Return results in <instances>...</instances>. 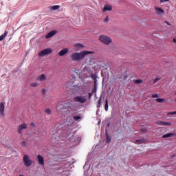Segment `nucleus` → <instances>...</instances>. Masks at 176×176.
<instances>
[{"label":"nucleus","mask_w":176,"mask_h":176,"mask_svg":"<svg viewBox=\"0 0 176 176\" xmlns=\"http://www.w3.org/2000/svg\"><path fill=\"white\" fill-rule=\"evenodd\" d=\"M93 54L92 52L90 51H81L80 52H74L72 54L71 58L72 61H80V60H83L87 54Z\"/></svg>","instance_id":"f257e3e1"},{"label":"nucleus","mask_w":176,"mask_h":176,"mask_svg":"<svg viewBox=\"0 0 176 176\" xmlns=\"http://www.w3.org/2000/svg\"><path fill=\"white\" fill-rule=\"evenodd\" d=\"M99 41L104 43V45H111L112 43V38L107 35L100 36Z\"/></svg>","instance_id":"f03ea898"},{"label":"nucleus","mask_w":176,"mask_h":176,"mask_svg":"<svg viewBox=\"0 0 176 176\" xmlns=\"http://www.w3.org/2000/svg\"><path fill=\"white\" fill-rule=\"evenodd\" d=\"M23 162L25 167H31L32 166V160L30 155L25 154L23 158Z\"/></svg>","instance_id":"7ed1b4c3"},{"label":"nucleus","mask_w":176,"mask_h":176,"mask_svg":"<svg viewBox=\"0 0 176 176\" xmlns=\"http://www.w3.org/2000/svg\"><path fill=\"white\" fill-rule=\"evenodd\" d=\"M75 102H79L80 104H85L87 101V97L85 96H78L74 98Z\"/></svg>","instance_id":"20e7f679"},{"label":"nucleus","mask_w":176,"mask_h":176,"mask_svg":"<svg viewBox=\"0 0 176 176\" xmlns=\"http://www.w3.org/2000/svg\"><path fill=\"white\" fill-rule=\"evenodd\" d=\"M52 53H53L52 48H46L40 52L38 56L39 57H45V56H49V54H52Z\"/></svg>","instance_id":"39448f33"},{"label":"nucleus","mask_w":176,"mask_h":176,"mask_svg":"<svg viewBox=\"0 0 176 176\" xmlns=\"http://www.w3.org/2000/svg\"><path fill=\"white\" fill-rule=\"evenodd\" d=\"M70 104H71L69 102L65 103V104L60 103L56 106V111L58 112H63V109H67V105L69 107Z\"/></svg>","instance_id":"423d86ee"},{"label":"nucleus","mask_w":176,"mask_h":176,"mask_svg":"<svg viewBox=\"0 0 176 176\" xmlns=\"http://www.w3.org/2000/svg\"><path fill=\"white\" fill-rule=\"evenodd\" d=\"M27 127H28L27 124L25 123L21 124L18 126L16 131L19 134H23V130H26Z\"/></svg>","instance_id":"0eeeda50"},{"label":"nucleus","mask_w":176,"mask_h":176,"mask_svg":"<svg viewBox=\"0 0 176 176\" xmlns=\"http://www.w3.org/2000/svg\"><path fill=\"white\" fill-rule=\"evenodd\" d=\"M0 116L3 118L5 116V103H0Z\"/></svg>","instance_id":"6e6552de"},{"label":"nucleus","mask_w":176,"mask_h":176,"mask_svg":"<svg viewBox=\"0 0 176 176\" xmlns=\"http://www.w3.org/2000/svg\"><path fill=\"white\" fill-rule=\"evenodd\" d=\"M112 10V6L106 4L104 6V8H102V12L107 13V12H111Z\"/></svg>","instance_id":"1a4fd4ad"},{"label":"nucleus","mask_w":176,"mask_h":176,"mask_svg":"<svg viewBox=\"0 0 176 176\" xmlns=\"http://www.w3.org/2000/svg\"><path fill=\"white\" fill-rule=\"evenodd\" d=\"M68 52H69L68 48H64L58 52V56H60V57H63V56H65V54H67Z\"/></svg>","instance_id":"9d476101"},{"label":"nucleus","mask_w":176,"mask_h":176,"mask_svg":"<svg viewBox=\"0 0 176 176\" xmlns=\"http://www.w3.org/2000/svg\"><path fill=\"white\" fill-rule=\"evenodd\" d=\"M74 49L78 51V50H81V49H83L85 47V45L80 43H78L74 45Z\"/></svg>","instance_id":"9b49d317"},{"label":"nucleus","mask_w":176,"mask_h":176,"mask_svg":"<svg viewBox=\"0 0 176 176\" xmlns=\"http://www.w3.org/2000/svg\"><path fill=\"white\" fill-rule=\"evenodd\" d=\"M155 124H158L159 126H171V122H167L164 121H157Z\"/></svg>","instance_id":"f8f14e48"},{"label":"nucleus","mask_w":176,"mask_h":176,"mask_svg":"<svg viewBox=\"0 0 176 176\" xmlns=\"http://www.w3.org/2000/svg\"><path fill=\"white\" fill-rule=\"evenodd\" d=\"M155 12L158 16H163L164 14V10L160 8H155Z\"/></svg>","instance_id":"ddd939ff"},{"label":"nucleus","mask_w":176,"mask_h":176,"mask_svg":"<svg viewBox=\"0 0 176 176\" xmlns=\"http://www.w3.org/2000/svg\"><path fill=\"white\" fill-rule=\"evenodd\" d=\"M56 34H57V31L52 30L46 35L45 38L46 39H49L50 38H52V36H54Z\"/></svg>","instance_id":"4468645a"},{"label":"nucleus","mask_w":176,"mask_h":176,"mask_svg":"<svg viewBox=\"0 0 176 176\" xmlns=\"http://www.w3.org/2000/svg\"><path fill=\"white\" fill-rule=\"evenodd\" d=\"M38 164L41 166H43L45 164V159L42 157V155H38L37 156Z\"/></svg>","instance_id":"2eb2a0df"},{"label":"nucleus","mask_w":176,"mask_h":176,"mask_svg":"<svg viewBox=\"0 0 176 176\" xmlns=\"http://www.w3.org/2000/svg\"><path fill=\"white\" fill-rule=\"evenodd\" d=\"M37 80L38 82H45L46 80V75L45 74H41L37 77Z\"/></svg>","instance_id":"dca6fc26"},{"label":"nucleus","mask_w":176,"mask_h":176,"mask_svg":"<svg viewBox=\"0 0 176 176\" xmlns=\"http://www.w3.org/2000/svg\"><path fill=\"white\" fill-rule=\"evenodd\" d=\"M176 134L175 133H166L162 135V138H171L173 137H175Z\"/></svg>","instance_id":"f3484780"},{"label":"nucleus","mask_w":176,"mask_h":176,"mask_svg":"<svg viewBox=\"0 0 176 176\" xmlns=\"http://www.w3.org/2000/svg\"><path fill=\"white\" fill-rule=\"evenodd\" d=\"M50 10H58L60 6H52L50 7Z\"/></svg>","instance_id":"a211bd4d"},{"label":"nucleus","mask_w":176,"mask_h":176,"mask_svg":"<svg viewBox=\"0 0 176 176\" xmlns=\"http://www.w3.org/2000/svg\"><path fill=\"white\" fill-rule=\"evenodd\" d=\"M74 120H75V122H80V120H82V117L80 116H76L73 118Z\"/></svg>","instance_id":"6ab92c4d"},{"label":"nucleus","mask_w":176,"mask_h":176,"mask_svg":"<svg viewBox=\"0 0 176 176\" xmlns=\"http://www.w3.org/2000/svg\"><path fill=\"white\" fill-rule=\"evenodd\" d=\"M6 35H8V31H6L2 35L0 36V42L1 41H3V39H5Z\"/></svg>","instance_id":"aec40b11"},{"label":"nucleus","mask_w":176,"mask_h":176,"mask_svg":"<svg viewBox=\"0 0 176 176\" xmlns=\"http://www.w3.org/2000/svg\"><path fill=\"white\" fill-rule=\"evenodd\" d=\"M45 113H47V115H50V114L52 113V110H51L50 109L47 108V109H46L45 110Z\"/></svg>","instance_id":"412c9836"},{"label":"nucleus","mask_w":176,"mask_h":176,"mask_svg":"<svg viewBox=\"0 0 176 176\" xmlns=\"http://www.w3.org/2000/svg\"><path fill=\"white\" fill-rule=\"evenodd\" d=\"M155 100L157 101V102H160V103L164 102V99L160 98H157Z\"/></svg>","instance_id":"4be33fe9"},{"label":"nucleus","mask_w":176,"mask_h":176,"mask_svg":"<svg viewBox=\"0 0 176 176\" xmlns=\"http://www.w3.org/2000/svg\"><path fill=\"white\" fill-rule=\"evenodd\" d=\"M31 86H32V87H36L39 86V83H38V82H32L31 84Z\"/></svg>","instance_id":"5701e85b"},{"label":"nucleus","mask_w":176,"mask_h":176,"mask_svg":"<svg viewBox=\"0 0 176 176\" xmlns=\"http://www.w3.org/2000/svg\"><path fill=\"white\" fill-rule=\"evenodd\" d=\"M160 79H162V77H160V76L157 77V78L154 80V83H157V82H159V80H160Z\"/></svg>","instance_id":"b1692460"},{"label":"nucleus","mask_w":176,"mask_h":176,"mask_svg":"<svg viewBox=\"0 0 176 176\" xmlns=\"http://www.w3.org/2000/svg\"><path fill=\"white\" fill-rule=\"evenodd\" d=\"M104 109H105L106 112H107V111H108V100H106Z\"/></svg>","instance_id":"393cba45"},{"label":"nucleus","mask_w":176,"mask_h":176,"mask_svg":"<svg viewBox=\"0 0 176 176\" xmlns=\"http://www.w3.org/2000/svg\"><path fill=\"white\" fill-rule=\"evenodd\" d=\"M91 78H92V79H94V80H97V75H96V74H91Z\"/></svg>","instance_id":"a878e982"},{"label":"nucleus","mask_w":176,"mask_h":176,"mask_svg":"<svg viewBox=\"0 0 176 176\" xmlns=\"http://www.w3.org/2000/svg\"><path fill=\"white\" fill-rule=\"evenodd\" d=\"M111 138L109 135H107V142L109 144L111 142Z\"/></svg>","instance_id":"bb28decb"},{"label":"nucleus","mask_w":176,"mask_h":176,"mask_svg":"<svg viewBox=\"0 0 176 176\" xmlns=\"http://www.w3.org/2000/svg\"><path fill=\"white\" fill-rule=\"evenodd\" d=\"M109 21V16H106V18L103 20L104 23H108Z\"/></svg>","instance_id":"cd10ccee"},{"label":"nucleus","mask_w":176,"mask_h":176,"mask_svg":"<svg viewBox=\"0 0 176 176\" xmlns=\"http://www.w3.org/2000/svg\"><path fill=\"white\" fill-rule=\"evenodd\" d=\"M153 98H159V94H153L152 95Z\"/></svg>","instance_id":"c85d7f7f"},{"label":"nucleus","mask_w":176,"mask_h":176,"mask_svg":"<svg viewBox=\"0 0 176 176\" xmlns=\"http://www.w3.org/2000/svg\"><path fill=\"white\" fill-rule=\"evenodd\" d=\"M136 144H142V142H144L143 140H137L135 141Z\"/></svg>","instance_id":"c756f323"},{"label":"nucleus","mask_w":176,"mask_h":176,"mask_svg":"<svg viewBox=\"0 0 176 176\" xmlns=\"http://www.w3.org/2000/svg\"><path fill=\"white\" fill-rule=\"evenodd\" d=\"M100 107H101V98L99 99L98 103V105H97L98 108H100Z\"/></svg>","instance_id":"7c9ffc66"},{"label":"nucleus","mask_w":176,"mask_h":176,"mask_svg":"<svg viewBox=\"0 0 176 176\" xmlns=\"http://www.w3.org/2000/svg\"><path fill=\"white\" fill-rule=\"evenodd\" d=\"M135 83H138V84L142 83V80H135Z\"/></svg>","instance_id":"2f4dec72"},{"label":"nucleus","mask_w":176,"mask_h":176,"mask_svg":"<svg viewBox=\"0 0 176 176\" xmlns=\"http://www.w3.org/2000/svg\"><path fill=\"white\" fill-rule=\"evenodd\" d=\"M97 91V87L94 86V89H92V93H96Z\"/></svg>","instance_id":"473e14b6"},{"label":"nucleus","mask_w":176,"mask_h":176,"mask_svg":"<svg viewBox=\"0 0 176 176\" xmlns=\"http://www.w3.org/2000/svg\"><path fill=\"white\" fill-rule=\"evenodd\" d=\"M167 115H176V111L168 112V113H167Z\"/></svg>","instance_id":"72a5a7b5"},{"label":"nucleus","mask_w":176,"mask_h":176,"mask_svg":"<svg viewBox=\"0 0 176 176\" xmlns=\"http://www.w3.org/2000/svg\"><path fill=\"white\" fill-rule=\"evenodd\" d=\"M93 93L94 92L89 94V100H90V98H91V97H93Z\"/></svg>","instance_id":"f704fd0d"},{"label":"nucleus","mask_w":176,"mask_h":176,"mask_svg":"<svg viewBox=\"0 0 176 176\" xmlns=\"http://www.w3.org/2000/svg\"><path fill=\"white\" fill-rule=\"evenodd\" d=\"M42 93L43 94H46V93H47V91L46 89H43Z\"/></svg>","instance_id":"c9c22d12"},{"label":"nucleus","mask_w":176,"mask_h":176,"mask_svg":"<svg viewBox=\"0 0 176 176\" xmlns=\"http://www.w3.org/2000/svg\"><path fill=\"white\" fill-rule=\"evenodd\" d=\"M65 86L66 87L71 88V85H69L68 82H66Z\"/></svg>","instance_id":"e433bc0d"},{"label":"nucleus","mask_w":176,"mask_h":176,"mask_svg":"<svg viewBox=\"0 0 176 176\" xmlns=\"http://www.w3.org/2000/svg\"><path fill=\"white\" fill-rule=\"evenodd\" d=\"M30 126H31V127H35V124H34V122H32L30 124Z\"/></svg>","instance_id":"4c0bfd02"},{"label":"nucleus","mask_w":176,"mask_h":176,"mask_svg":"<svg viewBox=\"0 0 176 176\" xmlns=\"http://www.w3.org/2000/svg\"><path fill=\"white\" fill-rule=\"evenodd\" d=\"M94 86H96L97 87V80H95V81H94Z\"/></svg>","instance_id":"58836bf2"},{"label":"nucleus","mask_w":176,"mask_h":176,"mask_svg":"<svg viewBox=\"0 0 176 176\" xmlns=\"http://www.w3.org/2000/svg\"><path fill=\"white\" fill-rule=\"evenodd\" d=\"M163 2H168V0H161V3H163Z\"/></svg>","instance_id":"ea45409f"},{"label":"nucleus","mask_w":176,"mask_h":176,"mask_svg":"<svg viewBox=\"0 0 176 176\" xmlns=\"http://www.w3.org/2000/svg\"><path fill=\"white\" fill-rule=\"evenodd\" d=\"M84 176H88V175H87V171H85V172H84Z\"/></svg>","instance_id":"a19ab883"},{"label":"nucleus","mask_w":176,"mask_h":176,"mask_svg":"<svg viewBox=\"0 0 176 176\" xmlns=\"http://www.w3.org/2000/svg\"><path fill=\"white\" fill-rule=\"evenodd\" d=\"M22 144H23V145H27V142H22Z\"/></svg>","instance_id":"79ce46f5"},{"label":"nucleus","mask_w":176,"mask_h":176,"mask_svg":"<svg viewBox=\"0 0 176 176\" xmlns=\"http://www.w3.org/2000/svg\"><path fill=\"white\" fill-rule=\"evenodd\" d=\"M165 23L167 24V25H170V23L167 22V21H166Z\"/></svg>","instance_id":"37998d69"},{"label":"nucleus","mask_w":176,"mask_h":176,"mask_svg":"<svg viewBox=\"0 0 176 176\" xmlns=\"http://www.w3.org/2000/svg\"><path fill=\"white\" fill-rule=\"evenodd\" d=\"M173 42H175V43L176 42V38L173 39Z\"/></svg>","instance_id":"c03bdc74"},{"label":"nucleus","mask_w":176,"mask_h":176,"mask_svg":"<svg viewBox=\"0 0 176 176\" xmlns=\"http://www.w3.org/2000/svg\"><path fill=\"white\" fill-rule=\"evenodd\" d=\"M19 176H24V175H19Z\"/></svg>","instance_id":"a18cd8bd"},{"label":"nucleus","mask_w":176,"mask_h":176,"mask_svg":"<svg viewBox=\"0 0 176 176\" xmlns=\"http://www.w3.org/2000/svg\"><path fill=\"white\" fill-rule=\"evenodd\" d=\"M175 96H176V91H175Z\"/></svg>","instance_id":"49530a36"},{"label":"nucleus","mask_w":176,"mask_h":176,"mask_svg":"<svg viewBox=\"0 0 176 176\" xmlns=\"http://www.w3.org/2000/svg\"><path fill=\"white\" fill-rule=\"evenodd\" d=\"M100 122H101L100 121L99 123H98V124H100Z\"/></svg>","instance_id":"de8ad7c7"}]
</instances>
